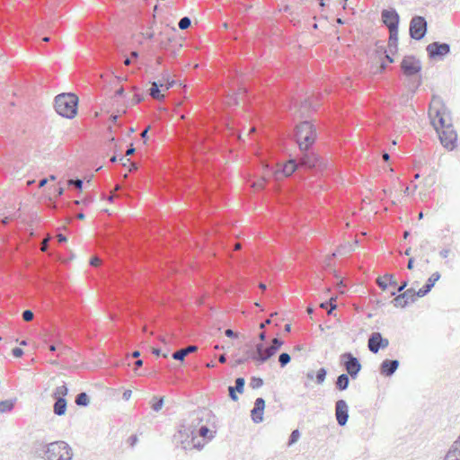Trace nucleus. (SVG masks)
Wrapping results in <instances>:
<instances>
[{
	"mask_svg": "<svg viewBox=\"0 0 460 460\" xmlns=\"http://www.w3.org/2000/svg\"><path fill=\"white\" fill-rule=\"evenodd\" d=\"M316 137L315 126L310 121H303L296 127L295 139L301 153L300 164L307 168L322 170L325 164L312 149Z\"/></svg>",
	"mask_w": 460,
	"mask_h": 460,
	"instance_id": "obj_1",
	"label": "nucleus"
},
{
	"mask_svg": "<svg viewBox=\"0 0 460 460\" xmlns=\"http://www.w3.org/2000/svg\"><path fill=\"white\" fill-rule=\"evenodd\" d=\"M54 106L58 114L73 119L77 114L78 96L73 93H59L55 97Z\"/></svg>",
	"mask_w": 460,
	"mask_h": 460,
	"instance_id": "obj_2",
	"label": "nucleus"
},
{
	"mask_svg": "<svg viewBox=\"0 0 460 460\" xmlns=\"http://www.w3.org/2000/svg\"><path fill=\"white\" fill-rule=\"evenodd\" d=\"M47 460H71L72 449L65 441L49 443L45 451Z\"/></svg>",
	"mask_w": 460,
	"mask_h": 460,
	"instance_id": "obj_3",
	"label": "nucleus"
},
{
	"mask_svg": "<svg viewBox=\"0 0 460 460\" xmlns=\"http://www.w3.org/2000/svg\"><path fill=\"white\" fill-rule=\"evenodd\" d=\"M340 363L351 379H356L361 371L362 365L351 352H344L340 356Z\"/></svg>",
	"mask_w": 460,
	"mask_h": 460,
	"instance_id": "obj_4",
	"label": "nucleus"
},
{
	"mask_svg": "<svg viewBox=\"0 0 460 460\" xmlns=\"http://www.w3.org/2000/svg\"><path fill=\"white\" fill-rule=\"evenodd\" d=\"M439 103L440 98L433 96L430 102L429 115L431 116L432 112H435V117L431 119V122L437 132L438 130L440 131L441 129H445L447 126H453L451 120L446 119L445 114L441 109L436 108V106Z\"/></svg>",
	"mask_w": 460,
	"mask_h": 460,
	"instance_id": "obj_5",
	"label": "nucleus"
},
{
	"mask_svg": "<svg viewBox=\"0 0 460 460\" xmlns=\"http://www.w3.org/2000/svg\"><path fill=\"white\" fill-rule=\"evenodd\" d=\"M68 394V388L64 383L62 385L56 387L53 392L55 402L53 404V412L58 416H63L66 412L67 402L66 396Z\"/></svg>",
	"mask_w": 460,
	"mask_h": 460,
	"instance_id": "obj_6",
	"label": "nucleus"
},
{
	"mask_svg": "<svg viewBox=\"0 0 460 460\" xmlns=\"http://www.w3.org/2000/svg\"><path fill=\"white\" fill-rule=\"evenodd\" d=\"M428 30V23L423 16H413L410 22L409 33L411 39L422 40Z\"/></svg>",
	"mask_w": 460,
	"mask_h": 460,
	"instance_id": "obj_7",
	"label": "nucleus"
},
{
	"mask_svg": "<svg viewBox=\"0 0 460 460\" xmlns=\"http://www.w3.org/2000/svg\"><path fill=\"white\" fill-rule=\"evenodd\" d=\"M426 51L430 59L443 60L450 53V45L446 42L434 41L426 47Z\"/></svg>",
	"mask_w": 460,
	"mask_h": 460,
	"instance_id": "obj_8",
	"label": "nucleus"
},
{
	"mask_svg": "<svg viewBox=\"0 0 460 460\" xmlns=\"http://www.w3.org/2000/svg\"><path fill=\"white\" fill-rule=\"evenodd\" d=\"M401 69L404 75L412 76L421 70V63L414 56H406L401 62Z\"/></svg>",
	"mask_w": 460,
	"mask_h": 460,
	"instance_id": "obj_9",
	"label": "nucleus"
},
{
	"mask_svg": "<svg viewBox=\"0 0 460 460\" xmlns=\"http://www.w3.org/2000/svg\"><path fill=\"white\" fill-rule=\"evenodd\" d=\"M441 145L448 150H453L456 147L457 140V134L453 126H447L445 129L438 130V132Z\"/></svg>",
	"mask_w": 460,
	"mask_h": 460,
	"instance_id": "obj_10",
	"label": "nucleus"
},
{
	"mask_svg": "<svg viewBox=\"0 0 460 460\" xmlns=\"http://www.w3.org/2000/svg\"><path fill=\"white\" fill-rule=\"evenodd\" d=\"M394 298L392 300V304L395 307L404 308L409 304L414 303L419 296L418 291L414 288H408L399 295L394 296Z\"/></svg>",
	"mask_w": 460,
	"mask_h": 460,
	"instance_id": "obj_11",
	"label": "nucleus"
},
{
	"mask_svg": "<svg viewBox=\"0 0 460 460\" xmlns=\"http://www.w3.org/2000/svg\"><path fill=\"white\" fill-rule=\"evenodd\" d=\"M298 168V164L294 159L279 164L277 168L274 170V176L277 180H282L284 178L292 175Z\"/></svg>",
	"mask_w": 460,
	"mask_h": 460,
	"instance_id": "obj_12",
	"label": "nucleus"
},
{
	"mask_svg": "<svg viewBox=\"0 0 460 460\" xmlns=\"http://www.w3.org/2000/svg\"><path fill=\"white\" fill-rule=\"evenodd\" d=\"M389 346V341L384 338L378 332H372L368 338L367 347L368 349L376 354L380 349H385Z\"/></svg>",
	"mask_w": 460,
	"mask_h": 460,
	"instance_id": "obj_13",
	"label": "nucleus"
},
{
	"mask_svg": "<svg viewBox=\"0 0 460 460\" xmlns=\"http://www.w3.org/2000/svg\"><path fill=\"white\" fill-rule=\"evenodd\" d=\"M177 447L183 450L192 449V445L197 440V436L194 435L193 430L188 431L187 429H180L178 436H175Z\"/></svg>",
	"mask_w": 460,
	"mask_h": 460,
	"instance_id": "obj_14",
	"label": "nucleus"
},
{
	"mask_svg": "<svg viewBox=\"0 0 460 460\" xmlns=\"http://www.w3.org/2000/svg\"><path fill=\"white\" fill-rule=\"evenodd\" d=\"M381 16L383 22L388 28L389 31L394 30L398 31L400 17L394 9L383 10Z\"/></svg>",
	"mask_w": 460,
	"mask_h": 460,
	"instance_id": "obj_15",
	"label": "nucleus"
},
{
	"mask_svg": "<svg viewBox=\"0 0 460 460\" xmlns=\"http://www.w3.org/2000/svg\"><path fill=\"white\" fill-rule=\"evenodd\" d=\"M211 413V411L205 408L194 411L190 415V417L191 418V424L190 425V427L185 428L184 426H182V428H184L188 431L193 430V433H195L196 428L204 420L206 417H210Z\"/></svg>",
	"mask_w": 460,
	"mask_h": 460,
	"instance_id": "obj_16",
	"label": "nucleus"
},
{
	"mask_svg": "<svg viewBox=\"0 0 460 460\" xmlns=\"http://www.w3.org/2000/svg\"><path fill=\"white\" fill-rule=\"evenodd\" d=\"M335 416L340 426H345L349 420V407L346 401L341 399L335 403Z\"/></svg>",
	"mask_w": 460,
	"mask_h": 460,
	"instance_id": "obj_17",
	"label": "nucleus"
},
{
	"mask_svg": "<svg viewBox=\"0 0 460 460\" xmlns=\"http://www.w3.org/2000/svg\"><path fill=\"white\" fill-rule=\"evenodd\" d=\"M265 409V400L259 397L254 402V406L251 411L252 420L256 423H261L263 421V413Z\"/></svg>",
	"mask_w": 460,
	"mask_h": 460,
	"instance_id": "obj_18",
	"label": "nucleus"
},
{
	"mask_svg": "<svg viewBox=\"0 0 460 460\" xmlns=\"http://www.w3.org/2000/svg\"><path fill=\"white\" fill-rule=\"evenodd\" d=\"M400 366V362L397 359H385L382 361L379 367V372L384 376H392Z\"/></svg>",
	"mask_w": 460,
	"mask_h": 460,
	"instance_id": "obj_19",
	"label": "nucleus"
},
{
	"mask_svg": "<svg viewBox=\"0 0 460 460\" xmlns=\"http://www.w3.org/2000/svg\"><path fill=\"white\" fill-rule=\"evenodd\" d=\"M440 279V273L436 271L434 272L427 280V282L425 283V285L420 288L419 290H418V295L420 297H423L425 296L426 295H428L432 288L435 286L436 282Z\"/></svg>",
	"mask_w": 460,
	"mask_h": 460,
	"instance_id": "obj_20",
	"label": "nucleus"
},
{
	"mask_svg": "<svg viewBox=\"0 0 460 460\" xmlns=\"http://www.w3.org/2000/svg\"><path fill=\"white\" fill-rule=\"evenodd\" d=\"M265 353V346L262 342L257 343L255 345L254 350H247L246 354L249 355V358L254 360L258 365L260 364V357H262Z\"/></svg>",
	"mask_w": 460,
	"mask_h": 460,
	"instance_id": "obj_21",
	"label": "nucleus"
},
{
	"mask_svg": "<svg viewBox=\"0 0 460 460\" xmlns=\"http://www.w3.org/2000/svg\"><path fill=\"white\" fill-rule=\"evenodd\" d=\"M386 281H389L390 286H397V281L394 279V276L393 274L386 273L383 277H379L376 279L378 287L384 291L386 290L388 288V284H386Z\"/></svg>",
	"mask_w": 460,
	"mask_h": 460,
	"instance_id": "obj_22",
	"label": "nucleus"
},
{
	"mask_svg": "<svg viewBox=\"0 0 460 460\" xmlns=\"http://www.w3.org/2000/svg\"><path fill=\"white\" fill-rule=\"evenodd\" d=\"M198 349L197 346L191 345L188 346L184 349H181L172 353V358L179 361H183L185 357H187L190 353L194 352Z\"/></svg>",
	"mask_w": 460,
	"mask_h": 460,
	"instance_id": "obj_23",
	"label": "nucleus"
},
{
	"mask_svg": "<svg viewBox=\"0 0 460 460\" xmlns=\"http://www.w3.org/2000/svg\"><path fill=\"white\" fill-rule=\"evenodd\" d=\"M444 460H460V446L458 440L454 442Z\"/></svg>",
	"mask_w": 460,
	"mask_h": 460,
	"instance_id": "obj_24",
	"label": "nucleus"
},
{
	"mask_svg": "<svg viewBox=\"0 0 460 460\" xmlns=\"http://www.w3.org/2000/svg\"><path fill=\"white\" fill-rule=\"evenodd\" d=\"M349 377L348 374H341L335 381V387L339 391H345L349 385Z\"/></svg>",
	"mask_w": 460,
	"mask_h": 460,
	"instance_id": "obj_25",
	"label": "nucleus"
},
{
	"mask_svg": "<svg viewBox=\"0 0 460 460\" xmlns=\"http://www.w3.org/2000/svg\"><path fill=\"white\" fill-rule=\"evenodd\" d=\"M398 31H389L388 49L390 53L394 54L397 51Z\"/></svg>",
	"mask_w": 460,
	"mask_h": 460,
	"instance_id": "obj_26",
	"label": "nucleus"
},
{
	"mask_svg": "<svg viewBox=\"0 0 460 460\" xmlns=\"http://www.w3.org/2000/svg\"><path fill=\"white\" fill-rule=\"evenodd\" d=\"M75 402L77 406L86 407L90 403V398L86 393L82 392L75 396Z\"/></svg>",
	"mask_w": 460,
	"mask_h": 460,
	"instance_id": "obj_27",
	"label": "nucleus"
},
{
	"mask_svg": "<svg viewBox=\"0 0 460 460\" xmlns=\"http://www.w3.org/2000/svg\"><path fill=\"white\" fill-rule=\"evenodd\" d=\"M169 88H149V95L155 100L162 101L164 98V92Z\"/></svg>",
	"mask_w": 460,
	"mask_h": 460,
	"instance_id": "obj_28",
	"label": "nucleus"
},
{
	"mask_svg": "<svg viewBox=\"0 0 460 460\" xmlns=\"http://www.w3.org/2000/svg\"><path fill=\"white\" fill-rule=\"evenodd\" d=\"M16 399L4 400L0 402V412L4 413L11 411L15 403Z\"/></svg>",
	"mask_w": 460,
	"mask_h": 460,
	"instance_id": "obj_29",
	"label": "nucleus"
},
{
	"mask_svg": "<svg viewBox=\"0 0 460 460\" xmlns=\"http://www.w3.org/2000/svg\"><path fill=\"white\" fill-rule=\"evenodd\" d=\"M335 298L331 297L328 301H324L320 304V306L323 309H326L328 314H332V313L336 309L337 305L335 304Z\"/></svg>",
	"mask_w": 460,
	"mask_h": 460,
	"instance_id": "obj_30",
	"label": "nucleus"
},
{
	"mask_svg": "<svg viewBox=\"0 0 460 460\" xmlns=\"http://www.w3.org/2000/svg\"><path fill=\"white\" fill-rule=\"evenodd\" d=\"M215 433L216 431L210 430L206 425H201L198 431L199 436L208 438L209 440L214 438Z\"/></svg>",
	"mask_w": 460,
	"mask_h": 460,
	"instance_id": "obj_31",
	"label": "nucleus"
},
{
	"mask_svg": "<svg viewBox=\"0 0 460 460\" xmlns=\"http://www.w3.org/2000/svg\"><path fill=\"white\" fill-rule=\"evenodd\" d=\"M277 351L272 350L270 346L265 347V353L262 357H260V364H263L268 361Z\"/></svg>",
	"mask_w": 460,
	"mask_h": 460,
	"instance_id": "obj_32",
	"label": "nucleus"
},
{
	"mask_svg": "<svg viewBox=\"0 0 460 460\" xmlns=\"http://www.w3.org/2000/svg\"><path fill=\"white\" fill-rule=\"evenodd\" d=\"M326 376H327V370L326 368L324 367H321L315 374V381L318 385H322L325 379H326Z\"/></svg>",
	"mask_w": 460,
	"mask_h": 460,
	"instance_id": "obj_33",
	"label": "nucleus"
},
{
	"mask_svg": "<svg viewBox=\"0 0 460 460\" xmlns=\"http://www.w3.org/2000/svg\"><path fill=\"white\" fill-rule=\"evenodd\" d=\"M153 400H154L155 402L152 403L151 408H152V409H153V411H159L162 409L163 405H164V397H163V396H161V397H156V396H155V397L153 398Z\"/></svg>",
	"mask_w": 460,
	"mask_h": 460,
	"instance_id": "obj_34",
	"label": "nucleus"
},
{
	"mask_svg": "<svg viewBox=\"0 0 460 460\" xmlns=\"http://www.w3.org/2000/svg\"><path fill=\"white\" fill-rule=\"evenodd\" d=\"M67 185L68 187L72 188V187H76L78 189L79 191H82L83 190V185H84V181L79 179V178H76V179H69L67 181Z\"/></svg>",
	"mask_w": 460,
	"mask_h": 460,
	"instance_id": "obj_35",
	"label": "nucleus"
},
{
	"mask_svg": "<svg viewBox=\"0 0 460 460\" xmlns=\"http://www.w3.org/2000/svg\"><path fill=\"white\" fill-rule=\"evenodd\" d=\"M291 361V357L287 352H282L279 356V362L281 367H285Z\"/></svg>",
	"mask_w": 460,
	"mask_h": 460,
	"instance_id": "obj_36",
	"label": "nucleus"
},
{
	"mask_svg": "<svg viewBox=\"0 0 460 460\" xmlns=\"http://www.w3.org/2000/svg\"><path fill=\"white\" fill-rule=\"evenodd\" d=\"M234 383L235 385L233 387H234L239 394H243L244 391L245 379L243 377H237Z\"/></svg>",
	"mask_w": 460,
	"mask_h": 460,
	"instance_id": "obj_37",
	"label": "nucleus"
},
{
	"mask_svg": "<svg viewBox=\"0 0 460 460\" xmlns=\"http://www.w3.org/2000/svg\"><path fill=\"white\" fill-rule=\"evenodd\" d=\"M263 385V380L261 377L252 376L250 381V386L252 389H258Z\"/></svg>",
	"mask_w": 460,
	"mask_h": 460,
	"instance_id": "obj_38",
	"label": "nucleus"
},
{
	"mask_svg": "<svg viewBox=\"0 0 460 460\" xmlns=\"http://www.w3.org/2000/svg\"><path fill=\"white\" fill-rule=\"evenodd\" d=\"M190 24L191 21L188 16L182 17L178 22V26L181 30L188 29L190 26Z\"/></svg>",
	"mask_w": 460,
	"mask_h": 460,
	"instance_id": "obj_39",
	"label": "nucleus"
},
{
	"mask_svg": "<svg viewBox=\"0 0 460 460\" xmlns=\"http://www.w3.org/2000/svg\"><path fill=\"white\" fill-rule=\"evenodd\" d=\"M300 438V431L298 429H295L291 432L288 438V445L291 446L295 444Z\"/></svg>",
	"mask_w": 460,
	"mask_h": 460,
	"instance_id": "obj_40",
	"label": "nucleus"
},
{
	"mask_svg": "<svg viewBox=\"0 0 460 460\" xmlns=\"http://www.w3.org/2000/svg\"><path fill=\"white\" fill-rule=\"evenodd\" d=\"M134 153H135V148H134L133 145H130V146L128 148V150L126 152V155H122L119 159L122 162L123 165H126V162L130 161L128 158H126V156L131 155Z\"/></svg>",
	"mask_w": 460,
	"mask_h": 460,
	"instance_id": "obj_41",
	"label": "nucleus"
},
{
	"mask_svg": "<svg viewBox=\"0 0 460 460\" xmlns=\"http://www.w3.org/2000/svg\"><path fill=\"white\" fill-rule=\"evenodd\" d=\"M283 341L279 338H274L270 345L272 348V350L278 351L281 346L283 345Z\"/></svg>",
	"mask_w": 460,
	"mask_h": 460,
	"instance_id": "obj_42",
	"label": "nucleus"
},
{
	"mask_svg": "<svg viewBox=\"0 0 460 460\" xmlns=\"http://www.w3.org/2000/svg\"><path fill=\"white\" fill-rule=\"evenodd\" d=\"M33 316H34V314L31 310H24L22 312V319L25 321V322H30L33 319Z\"/></svg>",
	"mask_w": 460,
	"mask_h": 460,
	"instance_id": "obj_43",
	"label": "nucleus"
},
{
	"mask_svg": "<svg viewBox=\"0 0 460 460\" xmlns=\"http://www.w3.org/2000/svg\"><path fill=\"white\" fill-rule=\"evenodd\" d=\"M228 392H229L228 395H229L230 399L234 402H236L238 400V396L236 394V393H238L237 390L234 389V387L230 385V386H228Z\"/></svg>",
	"mask_w": 460,
	"mask_h": 460,
	"instance_id": "obj_44",
	"label": "nucleus"
},
{
	"mask_svg": "<svg viewBox=\"0 0 460 460\" xmlns=\"http://www.w3.org/2000/svg\"><path fill=\"white\" fill-rule=\"evenodd\" d=\"M414 93H415V91L408 92L406 95H403L402 97L401 103L403 104V105H407L409 100L413 97Z\"/></svg>",
	"mask_w": 460,
	"mask_h": 460,
	"instance_id": "obj_45",
	"label": "nucleus"
},
{
	"mask_svg": "<svg viewBox=\"0 0 460 460\" xmlns=\"http://www.w3.org/2000/svg\"><path fill=\"white\" fill-rule=\"evenodd\" d=\"M407 286H408V281L407 280L402 281L401 283V285L397 288V290L391 292V296H394L397 293H401L402 291H403L406 288Z\"/></svg>",
	"mask_w": 460,
	"mask_h": 460,
	"instance_id": "obj_46",
	"label": "nucleus"
},
{
	"mask_svg": "<svg viewBox=\"0 0 460 460\" xmlns=\"http://www.w3.org/2000/svg\"><path fill=\"white\" fill-rule=\"evenodd\" d=\"M23 349L19 347H15L12 349V354L14 358H21L23 355Z\"/></svg>",
	"mask_w": 460,
	"mask_h": 460,
	"instance_id": "obj_47",
	"label": "nucleus"
},
{
	"mask_svg": "<svg viewBox=\"0 0 460 460\" xmlns=\"http://www.w3.org/2000/svg\"><path fill=\"white\" fill-rule=\"evenodd\" d=\"M44 341L46 343H53L55 341V334L52 332H48L44 335Z\"/></svg>",
	"mask_w": 460,
	"mask_h": 460,
	"instance_id": "obj_48",
	"label": "nucleus"
},
{
	"mask_svg": "<svg viewBox=\"0 0 460 460\" xmlns=\"http://www.w3.org/2000/svg\"><path fill=\"white\" fill-rule=\"evenodd\" d=\"M377 51H378V52H380V53H382V54H385V58L387 59V61H388L389 63H393V62H394L393 58H391V56H389V55L386 53V49H385L383 46L379 47Z\"/></svg>",
	"mask_w": 460,
	"mask_h": 460,
	"instance_id": "obj_49",
	"label": "nucleus"
},
{
	"mask_svg": "<svg viewBox=\"0 0 460 460\" xmlns=\"http://www.w3.org/2000/svg\"><path fill=\"white\" fill-rule=\"evenodd\" d=\"M93 201V198L92 196H86L81 199V203L83 206H88Z\"/></svg>",
	"mask_w": 460,
	"mask_h": 460,
	"instance_id": "obj_50",
	"label": "nucleus"
},
{
	"mask_svg": "<svg viewBox=\"0 0 460 460\" xmlns=\"http://www.w3.org/2000/svg\"><path fill=\"white\" fill-rule=\"evenodd\" d=\"M225 334L228 338H237V336H238V334L235 332H234L232 329H226L225 331Z\"/></svg>",
	"mask_w": 460,
	"mask_h": 460,
	"instance_id": "obj_51",
	"label": "nucleus"
},
{
	"mask_svg": "<svg viewBox=\"0 0 460 460\" xmlns=\"http://www.w3.org/2000/svg\"><path fill=\"white\" fill-rule=\"evenodd\" d=\"M450 253V250L448 249H443L439 252V255L442 257V258H447V256L449 255Z\"/></svg>",
	"mask_w": 460,
	"mask_h": 460,
	"instance_id": "obj_52",
	"label": "nucleus"
},
{
	"mask_svg": "<svg viewBox=\"0 0 460 460\" xmlns=\"http://www.w3.org/2000/svg\"><path fill=\"white\" fill-rule=\"evenodd\" d=\"M203 446H204V445H203V444H201L199 441L195 440V441L193 442V445H192L191 447H192V449H193V448H196V449L200 450V449L203 447Z\"/></svg>",
	"mask_w": 460,
	"mask_h": 460,
	"instance_id": "obj_53",
	"label": "nucleus"
},
{
	"mask_svg": "<svg viewBox=\"0 0 460 460\" xmlns=\"http://www.w3.org/2000/svg\"><path fill=\"white\" fill-rule=\"evenodd\" d=\"M90 263H91V265H93V266H97V265H99V264H100V259H98L97 257H93V258H91V260H90Z\"/></svg>",
	"mask_w": 460,
	"mask_h": 460,
	"instance_id": "obj_54",
	"label": "nucleus"
},
{
	"mask_svg": "<svg viewBox=\"0 0 460 460\" xmlns=\"http://www.w3.org/2000/svg\"><path fill=\"white\" fill-rule=\"evenodd\" d=\"M58 243H66L67 241V238L66 235L62 234H59L58 235Z\"/></svg>",
	"mask_w": 460,
	"mask_h": 460,
	"instance_id": "obj_55",
	"label": "nucleus"
},
{
	"mask_svg": "<svg viewBox=\"0 0 460 460\" xmlns=\"http://www.w3.org/2000/svg\"><path fill=\"white\" fill-rule=\"evenodd\" d=\"M131 394H132V392L131 390H126L124 393H123V399L125 400H128L130 397H131Z\"/></svg>",
	"mask_w": 460,
	"mask_h": 460,
	"instance_id": "obj_56",
	"label": "nucleus"
},
{
	"mask_svg": "<svg viewBox=\"0 0 460 460\" xmlns=\"http://www.w3.org/2000/svg\"><path fill=\"white\" fill-rule=\"evenodd\" d=\"M49 179L48 178H42L39 181V188L44 187L48 183Z\"/></svg>",
	"mask_w": 460,
	"mask_h": 460,
	"instance_id": "obj_57",
	"label": "nucleus"
},
{
	"mask_svg": "<svg viewBox=\"0 0 460 460\" xmlns=\"http://www.w3.org/2000/svg\"><path fill=\"white\" fill-rule=\"evenodd\" d=\"M128 440L130 441L131 446H134L137 441V438L136 435H132L129 437Z\"/></svg>",
	"mask_w": 460,
	"mask_h": 460,
	"instance_id": "obj_58",
	"label": "nucleus"
},
{
	"mask_svg": "<svg viewBox=\"0 0 460 460\" xmlns=\"http://www.w3.org/2000/svg\"><path fill=\"white\" fill-rule=\"evenodd\" d=\"M413 264H414V259L413 258H410L409 261H408V263H407V268L409 270H412L413 269Z\"/></svg>",
	"mask_w": 460,
	"mask_h": 460,
	"instance_id": "obj_59",
	"label": "nucleus"
},
{
	"mask_svg": "<svg viewBox=\"0 0 460 460\" xmlns=\"http://www.w3.org/2000/svg\"><path fill=\"white\" fill-rule=\"evenodd\" d=\"M249 358H250L249 356L247 358H238L236 360V364L237 365H242V364L245 363Z\"/></svg>",
	"mask_w": 460,
	"mask_h": 460,
	"instance_id": "obj_60",
	"label": "nucleus"
},
{
	"mask_svg": "<svg viewBox=\"0 0 460 460\" xmlns=\"http://www.w3.org/2000/svg\"><path fill=\"white\" fill-rule=\"evenodd\" d=\"M65 189L63 187H58L56 190L57 196L60 197L64 194Z\"/></svg>",
	"mask_w": 460,
	"mask_h": 460,
	"instance_id": "obj_61",
	"label": "nucleus"
},
{
	"mask_svg": "<svg viewBox=\"0 0 460 460\" xmlns=\"http://www.w3.org/2000/svg\"><path fill=\"white\" fill-rule=\"evenodd\" d=\"M270 323H271V320L268 319L260 324V328L264 329L266 327V325L270 324Z\"/></svg>",
	"mask_w": 460,
	"mask_h": 460,
	"instance_id": "obj_62",
	"label": "nucleus"
},
{
	"mask_svg": "<svg viewBox=\"0 0 460 460\" xmlns=\"http://www.w3.org/2000/svg\"><path fill=\"white\" fill-rule=\"evenodd\" d=\"M314 371H309L306 373V377L309 379V380H313L314 378Z\"/></svg>",
	"mask_w": 460,
	"mask_h": 460,
	"instance_id": "obj_63",
	"label": "nucleus"
},
{
	"mask_svg": "<svg viewBox=\"0 0 460 460\" xmlns=\"http://www.w3.org/2000/svg\"><path fill=\"white\" fill-rule=\"evenodd\" d=\"M49 349L50 351H56V350H57L56 342L49 343Z\"/></svg>",
	"mask_w": 460,
	"mask_h": 460,
	"instance_id": "obj_64",
	"label": "nucleus"
}]
</instances>
